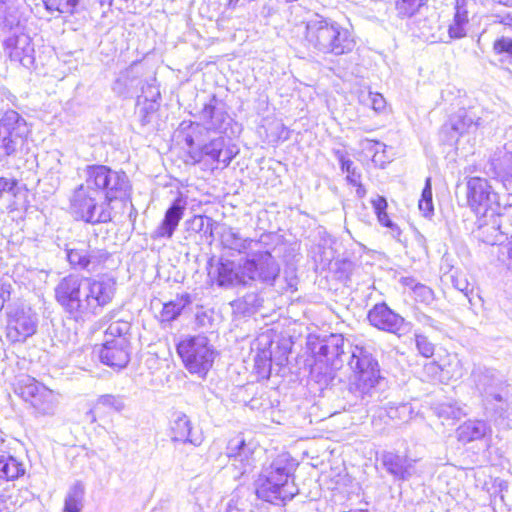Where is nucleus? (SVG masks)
I'll use <instances>...</instances> for the list:
<instances>
[{"mask_svg": "<svg viewBox=\"0 0 512 512\" xmlns=\"http://www.w3.org/2000/svg\"><path fill=\"white\" fill-rule=\"evenodd\" d=\"M130 182L124 172L105 165H89L85 183L79 185L70 199L72 214L87 223H108L112 220L110 204L129 197Z\"/></svg>", "mask_w": 512, "mask_h": 512, "instance_id": "1", "label": "nucleus"}, {"mask_svg": "<svg viewBox=\"0 0 512 512\" xmlns=\"http://www.w3.org/2000/svg\"><path fill=\"white\" fill-rule=\"evenodd\" d=\"M348 366L352 372L349 392L365 405L379 399L384 377L381 375L380 365L372 347L363 344L352 345Z\"/></svg>", "mask_w": 512, "mask_h": 512, "instance_id": "2", "label": "nucleus"}, {"mask_svg": "<svg viewBox=\"0 0 512 512\" xmlns=\"http://www.w3.org/2000/svg\"><path fill=\"white\" fill-rule=\"evenodd\" d=\"M259 258H248L243 263L225 260L217 266L216 283L219 287L246 286L259 281L273 285L279 276L280 267L271 253L260 254Z\"/></svg>", "mask_w": 512, "mask_h": 512, "instance_id": "3", "label": "nucleus"}, {"mask_svg": "<svg viewBox=\"0 0 512 512\" xmlns=\"http://www.w3.org/2000/svg\"><path fill=\"white\" fill-rule=\"evenodd\" d=\"M474 386L482 397L486 414L498 425L512 417L510 385L491 368L476 365L471 373Z\"/></svg>", "mask_w": 512, "mask_h": 512, "instance_id": "4", "label": "nucleus"}, {"mask_svg": "<svg viewBox=\"0 0 512 512\" xmlns=\"http://www.w3.org/2000/svg\"><path fill=\"white\" fill-rule=\"evenodd\" d=\"M305 40L307 46L317 52L334 56L348 54L356 45L349 29L319 15L307 21Z\"/></svg>", "mask_w": 512, "mask_h": 512, "instance_id": "5", "label": "nucleus"}, {"mask_svg": "<svg viewBox=\"0 0 512 512\" xmlns=\"http://www.w3.org/2000/svg\"><path fill=\"white\" fill-rule=\"evenodd\" d=\"M55 299L75 321L91 319L86 277L70 274L63 277L54 289Z\"/></svg>", "mask_w": 512, "mask_h": 512, "instance_id": "6", "label": "nucleus"}, {"mask_svg": "<svg viewBox=\"0 0 512 512\" xmlns=\"http://www.w3.org/2000/svg\"><path fill=\"white\" fill-rule=\"evenodd\" d=\"M177 353L189 373L205 378L212 368L216 351L204 335L189 336L177 344Z\"/></svg>", "mask_w": 512, "mask_h": 512, "instance_id": "7", "label": "nucleus"}, {"mask_svg": "<svg viewBox=\"0 0 512 512\" xmlns=\"http://www.w3.org/2000/svg\"><path fill=\"white\" fill-rule=\"evenodd\" d=\"M472 236L488 245H501L512 235V204H506L502 211L478 215Z\"/></svg>", "mask_w": 512, "mask_h": 512, "instance_id": "8", "label": "nucleus"}, {"mask_svg": "<svg viewBox=\"0 0 512 512\" xmlns=\"http://www.w3.org/2000/svg\"><path fill=\"white\" fill-rule=\"evenodd\" d=\"M30 132L27 121L14 110L6 111L0 118V163L7 162L22 150Z\"/></svg>", "mask_w": 512, "mask_h": 512, "instance_id": "9", "label": "nucleus"}, {"mask_svg": "<svg viewBox=\"0 0 512 512\" xmlns=\"http://www.w3.org/2000/svg\"><path fill=\"white\" fill-rule=\"evenodd\" d=\"M467 202L477 215L497 213L506 204H512L507 197L502 200L490 183L481 177H472L467 182Z\"/></svg>", "mask_w": 512, "mask_h": 512, "instance_id": "10", "label": "nucleus"}, {"mask_svg": "<svg viewBox=\"0 0 512 512\" xmlns=\"http://www.w3.org/2000/svg\"><path fill=\"white\" fill-rule=\"evenodd\" d=\"M88 296H90L91 319L113 302L117 292V280L109 274L86 277Z\"/></svg>", "mask_w": 512, "mask_h": 512, "instance_id": "11", "label": "nucleus"}, {"mask_svg": "<svg viewBox=\"0 0 512 512\" xmlns=\"http://www.w3.org/2000/svg\"><path fill=\"white\" fill-rule=\"evenodd\" d=\"M66 257L75 270L95 272L107 261L109 253L105 249L93 248L87 243L79 242L66 247Z\"/></svg>", "mask_w": 512, "mask_h": 512, "instance_id": "12", "label": "nucleus"}, {"mask_svg": "<svg viewBox=\"0 0 512 512\" xmlns=\"http://www.w3.org/2000/svg\"><path fill=\"white\" fill-rule=\"evenodd\" d=\"M21 396L41 415H54L58 398L56 394L35 379H28L21 388Z\"/></svg>", "mask_w": 512, "mask_h": 512, "instance_id": "13", "label": "nucleus"}, {"mask_svg": "<svg viewBox=\"0 0 512 512\" xmlns=\"http://www.w3.org/2000/svg\"><path fill=\"white\" fill-rule=\"evenodd\" d=\"M268 235H262L260 239L242 238L241 235L232 228H226L221 234V243L225 248L247 254L249 258H259L260 254L271 253L266 248Z\"/></svg>", "mask_w": 512, "mask_h": 512, "instance_id": "14", "label": "nucleus"}, {"mask_svg": "<svg viewBox=\"0 0 512 512\" xmlns=\"http://www.w3.org/2000/svg\"><path fill=\"white\" fill-rule=\"evenodd\" d=\"M37 329V317L30 309H15L8 315L7 337L12 342H23Z\"/></svg>", "mask_w": 512, "mask_h": 512, "instance_id": "15", "label": "nucleus"}, {"mask_svg": "<svg viewBox=\"0 0 512 512\" xmlns=\"http://www.w3.org/2000/svg\"><path fill=\"white\" fill-rule=\"evenodd\" d=\"M272 476L259 475L256 481V494L257 497L272 503L280 504L291 500L297 493L298 488L295 484H279L272 481Z\"/></svg>", "mask_w": 512, "mask_h": 512, "instance_id": "16", "label": "nucleus"}, {"mask_svg": "<svg viewBox=\"0 0 512 512\" xmlns=\"http://www.w3.org/2000/svg\"><path fill=\"white\" fill-rule=\"evenodd\" d=\"M4 41V49L11 61L18 62L22 66L29 68L34 63V47L29 35L22 30H14Z\"/></svg>", "mask_w": 512, "mask_h": 512, "instance_id": "17", "label": "nucleus"}, {"mask_svg": "<svg viewBox=\"0 0 512 512\" xmlns=\"http://www.w3.org/2000/svg\"><path fill=\"white\" fill-rule=\"evenodd\" d=\"M253 448L245 439L238 435L229 440L226 447V456L231 461V465L238 470L235 477L248 473L254 464Z\"/></svg>", "mask_w": 512, "mask_h": 512, "instance_id": "18", "label": "nucleus"}, {"mask_svg": "<svg viewBox=\"0 0 512 512\" xmlns=\"http://www.w3.org/2000/svg\"><path fill=\"white\" fill-rule=\"evenodd\" d=\"M370 324L379 330L400 334L405 326L402 316L391 310L386 303H378L368 312Z\"/></svg>", "mask_w": 512, "mask_h": 512, "instance_id": "19", "label": "nucleus"}, {"mask_svg": "<svg viewBox=\"0 0 512 512\" xmlns=\"http://www.w3.org/2000/svg\"><path fill=\"white\" fill-rule=\"evenodd\" d=\"M199 118L206 126L207 130L224 131L229 124V115L225 110V104L213 95L207 103L204 104L199 112Z\"/></svg>", "mask_w": 512, "mask_h": 512, "instance_id": "20", "label": "nucleus"}, {"mask_svg": "<svg viewBox=\"0 0 512 512\" xmlns=\"http://www.w3.org/2000/svg\"><path fill=\"white\" fill-rule=\"evenodd\" d=\"M169 431L173 442L190 443L200 446L203 442L202 433L193 431V425L189 417L183 412H176L170 420Z\"/></svg>", "mask_w": 512, "mask_h": 512, "instance_id": "21", "label": "nucleus"}, {"mask_svg": "<svg viewBox=\"0 0 512 512\" xmlns=\"http://www.w3.org/2000/svg\"><path fill=\"white\" fill-rule=\"evenodd\" d=\"M344 338L341 334H331L323 339L317 351L320 362H324L332 370L339 369L343 364Z\"/></svg>", "mask_w": 512, "mask_h": 512, "instance_id": "22", "label": "nucleus"}, {"mask_svg": "<svg viewBox=\"0 0 512 512\" xmlns=\"http://www.w3.org/2000/svg\"><path fill=\"white\" fill-rule=\"evenodd\" d=\"M99 358L105 365L123 368L129 362L127 338L106 339L99 350Z\"/></svg>", "mask_w": 512, "mask_h": 512, "instance_id": "23", "label": "nucleus"}, {"mask_svg": "<svg viewBox=\"0 0 512 512\" xmlns=\"http://www.w3.org/2000/svg\"><path fill=\"white\" fill-rule=\"evenodd\" d=\"M486 175L492 178L512 176V141L498 148L484 167Z\"/></svg>", "mask_w": 512, "mask_h": 512, "instance_id": "24", "label": "nucleus"}, {"mask_svg": "<svg viewBox=\"0 0 512 512\" xmlns=\"http://www.w3.org/2000/svg\"><path fill=\"white\" fill-rule=\"evenodd\" d=\"M381 463L390 475L399 480H408L416 472V460L394 452H383L381 455Z\"/></svg>", "mask_w": 512, "mask_h": 512, "instance_id": "25", "label": "nucleus"}, {"mask_svg": "<svg viewBox=\"0 0 512 512\" xmlns=\"http://www.w3.org/2000/svg\"><path fill=\"white\" fill-rule=\"evenodd\" d=\"M474 4L473 0L454 1L453 19L448 25L449 40L461 39L467 35L469 15Z\"/></svg>", "mask_w": 512, "mask_h": 512, "instance_id": "26", "label": "nucleus"}, {"mask_svg": "<svg viewBox=\"0 0 512 512\" xmlns=\"http://www.w3.org/2000/svg\"><path fill=\"white\" fill-rule=\"evenodd\" d=\"M413 408L409 403H389L386 407H380L372 418V425L377 431H382L380 422L384 421L388 424L389 421L407 422L412 418Z\"/></svg>", "mask_w": 512, "mask_h": 512, "instance_id": "27", "label": "nucleus"}, {"mask_svg": "<svg viewBox=\"0 0 512 512\" xmlns=\"http://www.w3.org/2000/svg\"><path fill=\"white\" fill-rule=\"evenodd\" d=\"M186 209V201L181 197L176 198L166 210L164 219L154 231L153 238H171L176 230Z\"/></svg>", "mask_w": 512, "mask_h": 512, "instance_id": "28", "label": "nucleus"}, {"mask_svg": "<svg viewBox=\"0 0 512 512\" xmlns=\"http://www.w3.org/2000/svg\"><path fill=\"white\" fill-rule=\"evenodd\" d=\"M295 469V462L289 454L283 453L278 455L269 466L265 467L261 474L272 476V481L276 483L294 484L291 480L293 471Z\"/></svg>", "mask_w": 512, "mask_h": 512, "instance_id": "29", "label": "nucleus"}, {"mask_svg": "<svg viewBox=\"0 0 512 512\" xmlns=\"http://www.w3.org/2000/svg\"><path fill=\"white\" fill-rule=\"evenodd\" d=\"M22 29L19 0H0V30L2 32H12Z\"/></svg>", "mask_w": 512, "mask_h": 512, "instance_id": "30", "label": "nucleus"}, {"mask_svg": "<svg viewBox=\"0 0 512 512\" xmlns=\"http://www.w3.org/2000/svg\"><path fill=\"white\" fill-rule=\"evenodd\" d=\"M488 431V426L482 420H469L461 424L457 429V438L463 443L482 439Z\"/></svg>", "mask_w": 512, "mask_h": 512, "instance_id": "31", "label": "nucleus"}, {"mask_svg": "<svg viewBox=\"0 0 512 512\" xmlns=\"http://www.w3.org/2000/svg\"><path fill=\"white\" fill-rule=\"evenodd\" d=\"M263 299L256 292L246 293L243 297L231 302L233 314L240 317L250 316L262 306Z\"/></svg>", "mask_w": 512, "mask_h": 512, "instance_id": "32", "label": "nucleus"}, {"mask_svg": "<svg viewBox=\"0 0 512 512\" xmlns=\"http://www.w3.org/2000/svg\"><path fill=\"white\" fill-rule=\"evenodd\" d=\"M25 465L22 461L8 454H0V479L12 481L25 474Z\"/></svg>", "mask_w": 512, "mask_h": 512, "instance_id": "33", "label": "nucleus"}, {"mask_svg": "<svg viewBox=\"0 0 512 512\" xmlns=\"http://www.w3.org/2000/svg\"><path fill=\"white\" fill-rule=\"evenodd\" d=\"M225 147V139L221 136L212 139L209 143L202 145L195 151L190 152L191 158L194 162H200L205 157H208L213 162L219 163L222 148Z\"/></svg>", "mask_w": 512, "mask_h": 512, "instance_id": "34", "label": "nucleus"}, {"mask_svg": "<svg viewBox=\"0 0 512 512\" xmlns=\"http://www.w3.org/2000/svg\"><path fill=\"white\" fill-rule=\"evenodd\" d=\"M85 488L81 482L74 483L65 497L63 512H81Z\"/></svg>", "mask_w": 512, "mask_h": 512, "instance_id": "35", "label": "nucleus"}, {"mask_svg": "<svg viewBox=\"0 0 512 512\" xmlns=\"http://www.w3.org/2000/svg\"><path fill=\"white\" fill-rule=\"evenodd\" d=\"M189 303V295L177 297L175 300L165 303L160 312L161 321L170 322L175 320Z\"/></svg>", "mask_w": 512, "mask_h": 512, "instance_id": "36", "label": "nucleus"}, {"mask_svg": "<svg viewBox=\"0 0 512 512\" xmlns=\"http://www.w3.org/2000/svg\"><path fill=\"white\" fill-rule=\"evenodd\" d=\"M44 6L50 13L72 15L82 7L83 0H43Z\"/></svg>", "mask_w": 512, "mask_h": 512, "instance_id": "37", "label": "nucleus"}, {"mask_svg": "<svg viewBox=\"0 0 512 512\" xmlns=\"http://www.w3.org/2000/svg\"><path fill=\"white\" fill-rule=\"evenodd\" d=\"M450 121L452 130L460 135L470 132L471 129L475 130L478 126V122L466 110H460Z\"/></svg>", "mask_w": 512, "mask_h": 512, "instance_id": "38", "label": "nucleus"}, {"mask_svg": "<svg viewBox=\"0 0 512 512\" xmlns=\"http://www.w3.org/2000/svg\"><path fill=\"white\" fill-rule=\"evenodd\" d=\"M189 229L195 233H203L204 235L213 236V228L215 221L204 215H195L191 220L187 222Z\"/></svg>", "mask_w": 512, "mask_h": 512, "instance_id": "39", "label": "nucleus"}, {"mask_svg": "<svg viewBox=\"0 0 512 512\" xmlns=\"http://www.w3.org/2000/svg\"><path fill=\"white\" fill-rule=\"evenodd\" d=\"M419 210L425 217H430L434 212L431 178L427 177L418 204Z\"/></svg>", "mask_w": 512, "mask_h": 512, "instance_id": "40", "label": "nucleus"}, {"mask_svg": "<svg viewBox=\"0 0 512 512\" xmlns=\"http://www.w3.org/2000/svg\"><path fill=\"white\" fill-rule=\"evenodd\" d=\"M124 406L122 397L106 394L97 399L94 408L95 410H111L120 412L123 410Z\"/></svg>", "mask_w": 512, "mask_h": 512, "instance_id": "41", "label": "nucleus"}, {"mask_svg": "<svg viewBox=\"0 0 512 512\" xmlns=\"http://www.w3.org/2000/svg\"><path fill=\"white\" fill-rule=\"evenodd\" d=\"M136 81L137 75L134 73V67L131 66L120 73L115 82L114 90L118 93L129 91L136 86Z\"/></svg>", "mask_w": 512, "mask_h": 512, "instance_id": "42", "label": "nucleus"}, {"mask_svg": "<svg viewBox=\"0 0 512 512\" xmlns=\"http://www.w3.org/2000/svg\"><path fill=\"white\" fill-rule=\"evenodd\" d=\"M371 204L374 208V211L377 215L378 221L385 227L395 229L397 226L389 219L386 209H387V201L382 196H377L375 199H372Z\"/></svg>", "mask_w": 512, "mask_h": 512, "instance_id": "43", "label": "nucleus"}, {"mask_svg": "<svg viewBox=\"0 0 512 512\" xmlns=\"http://www.w3.org/2000/svg\"><path fill=\"white\" fill-rule=\"evenodd\" d=\"M131 324L128 321L117 320L108 326L105 331L106 339H120L127 338L126 335L130 331Z\"/></svg>", "mask_w": 512, "mask_h": 512, "instance_id": "44", "label": "nucleus"}, {"mask_svg": "<svg viewBox=\"0 0 512 512\" xmlns=\"http://www.w3.org/2000/svg\"><path fill=\"white\" fill-rule=\"evenodd\" d=\"M360 102L370 106L376 112H380L386 107V101L384 97L379 93H374L371 91L366 93L362 92L360 95Z\"/></svg>", "mask_w": 512, "mask_h": 512, "instance_id": "45", "label": "nucleus"}, {"mask_svg": "<svg viewBox=\"0 0 512 512\" xmlns=\"http://www.w3.org/2000/svg\"><path fill=\"white\" fill-rule=\"evenodd\" d=\"M427 0H398L396 9L402 17H411Z\"/></svg>", "mask_w": 512, "mask_h": 512, "instance_id": "46", "label": "nucleus"}, {"mask_svg": "<svg viewBox=\"0 0 512 512\" xmlns=\"http://www.w3.org/2000/svg\"><path fill=\"white\" fill-rule=\"evenodd\" d=\"M412 290L417 302L430 305L435 299L434 291L424 284L417 283Z\"/></svg>", "mask_w": 512, "mask_h": 512, "instance_id": "47", "label": "nucleus"}, {"mask_svg": "<svg viewBox=\"0 0 512 512\" xmlns=\"http://www.w3.org/2000/svg\"><path fill=\"white\" fill-rule=\"evenodd\" d=\"M415 341L417 350L422 356L426 358H430L433 356L434 344L431 343L426 336L417 334Z\"/></svg>", "mask_w": 512, "mask_h": 512, "instance_id": "48", "label": "nucleus"}, {"mask_svg": "<svg viewBox=\"0 0 512 512\" xmlns=\"http://www.w3.org/2000/svg\"><path fill=\"white\" fill-rule=\"evenodd\" d=\"M451 281H452L453 286L458 291L462 292L468 298L469 302H471V300L469 298V293H471L473 291V289L471 288V285L467 281V279L460 275H452Z\"/></svg>", "mask_w": 512, "mask_h": 512, "instance_id": "49", "label": "nucleus"}, {"mask_svg": "<svg viewBox=\"0 0 512 512\" xmlns=\"http://www.w3.org/2000/svg\"><path fill=\"white\" fill-rule=\"evenodd\" d=\"M341 170L346 172V179L350 184H358V181L361 178V174L357 171L352 161L343 162Z\"/></svg>", "mask_w": 512, "mask_h": 512, "instance_id": "50", "label": "nucleus"}, {"mask_svg": "<svg viewBox=\"0 0 512 512\" xmlns=\"http://www.w3.org/2000/svg\"><path fill=\"white\" fill-rule=\"evenodd\" d=\"M17 186V180L0 177V200L5 194L15 196V188Z\"/></svg>", "mask_w": 512, "mask_h": 512, "instance_id": "51", "label": "nucleus"}, {"mask_svg": "<svg viewBox=\"0 0 512 512\" xmlns=\"http://www.w3.org/2000/svg\"><path fill=\"white\" fill-rule=\"evenodd\" d=\"M494 51L498 54H507L512 57V39L502 37L494 42Z\"/></svg>", "mask_w": 512, "mask_h": 512, "instance_id": "52", "label": "nucleus"}, {"mask_svg": "<svg viewBox=\"0 0 512 512\" xmlns=\"http://www.w3.org/2000/svg\"><path fill=\"white\" fill-rule=\"evenodd\" d=\"M255 365L258 369H270L271 366V352L268 350H262L261 352L257 353L255 358Z\"/></svg>", "mask_w": 512, "mask_h": 512, "instance_id": "53", "label": "nucleus"}, {"mask_svg": "<svg viewBox=\"0 0 512 512\" xmlns=\"http://www.w3.org/2000/svg\"><path fill=\"white\" fill-rule=\"evenodd\" d=\"M153 89L155 91L151 95L152 102L149 104L148 107H143V108L140 109V113L141 114L143 113L142 118H141V122H142L143 125H145V124L150 122V120L148 118L149 117V112H153L156 109L155 108V103H154L155 102L154 98L158 97L160 95L159 91L155 87Z\"/></svg>", "mask_w": 512, "mask_h": 512, "instance_id": "54", "label": "nucleus"}, {"mask_svg": "<svg viewBox=\"0 0 512 512\" xmlns=\"http://www.w3.org/2000/svg\"><path fill=\"white\" fill-rule=\"evenodd\" d=\"M237 152L238 151H236L234 147L222 148L219 163L223 164L224 167H227L231 163L232 159L236 156Z\"/></svg>", "mask_w": 512, "mask_h": 512, "instance_id": "55", "label": "nucleus"}, {"mask_svg": "<svg viewBox=\"0 0 512 512\" xmlns=\"http://www.w3.org/2000/svg\"><path fill=\"white\" fill-rule=\"evenodd\" d=\"M10 289L11 286L9 284H4L0 282V311L4 307L5 302L10 299Z\"/></svg>", "mask_w": 512, "mask_h": 512, "instance_id": "56", "label": "nucleus"}, {"mask_svg": "<svg viewBox=\"0 0 512 512\" xmlns=\"http://www.w3.org/2000/svg\"><path fill=\"white\" fill-rule=\"evenodd\" d=\"M99 2L102 7H115L118 10H122L124 6L127 4L128 0H99Z\"/></svg>", "mask_w": 512, "mask_h": 512, "instance_id": "57", "label": "nucleus"}, {"mask_svg": "<svg viewBox=\"0 0 512 512\" xmlns=\"http://www.w3.org/2000/svg\"><path fill=\"white\" fill-rule=\"evenodd\" d=\"M442 412L447 414L448 417L460 418L463 413L459 408H453L452 406L443 407Z\"/></svg>", "mask_w": 512, "mask_h": 512, "instance_id": "58", "label": "nucleus"}, {"mask_svg": "<svg viewBox=\"0 0 512 512\" xmlns=\"http://www.w3.org/2000/svg\"><path fill=\"white\" fill-rule=\"evenodd\" d=\"M335 157L338 159L339 163H340V167L342 166V163L343 162H349L351 161L350 159L346 158V153L343 151V150H334L333 151Z\"/></svg>", "mask_w": 512, "mask_h": 512, "instance_id": "59", "label": "nucleus"}, {"mask_svg": "<svg viewBox=\"0 0 512 512\" xmlns=\"http://www.w3.org/2000/svg\"><path fill=\"white\" fill-rule=\"evenodd\" d=\"M352 185L356 187V195L359 198H363L366 195V189L361 184L360 180L358 181V184H352Z\"/></svg>", "mask_w": 512, "mask_h": 512, "instance_id": "60", "label": "nucleus"}, {"mask_svg": "<svg viewBox=\"0 0 512 512\" xmlns=\"http://www.w3.org/2000/svg\"><path fill=\"white\" fill-rule=\"evenodd\" d=\"M456 365L459 366V368L455 372H453L452 377H454L455 379H459L464 375L462 364L459 359L456 360Z\"/></svg>", "mask_w": 512, "mask_h": 512, "instance_id": "61", "label": "nucleus"}, {"mask_svg": "<svg viewBox=\"0 0 512 512\" xmlns=\"http://www.w3.org/2000/svg\"><path fill=\"white\" fill-rule=\"evenodd\" d=\"M96 411L97 410H95V408L93 407L92 409H90L89 411L86 412V419L88 421H90L91 423L96 421V416H95Z\"/></svg>", "mask_w": 512, "mask_h": 512, "instance_id": "62", "label": "nucleus"}, {"mask_svg": "<svg viewBox=\"0 0 512 512\" xmlns=\"http://www.w3.org/2000/svg\"><path fill=\"white\" fill-rule=\"evenodd\" d=\"M225 512H242L232 501L227 504Z\"/></svg>", "mask_w": 512, "mask_h": 512, "instance_id": "63", "label": "nucleus"}, {"mask_svg": "<svg viewBox=\"0 0 512 512\" xmlns=\"http://www.w3.org/2000/svg\"><path fill=\"white\" fill-rule=\"evenodd\" d=\"M504 25L512 27V14H508L503 17L501 21Z\"/></svg>", "mask_w": 512, "mask_h": 512, "instance_id": "64", "label": "nucleus"}]
</instances>
